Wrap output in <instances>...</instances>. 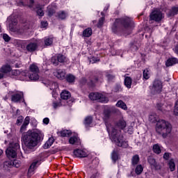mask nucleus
I'll list each match as a JSON object with an SVG mask.
<instances>
[{
    "label": "nucleus",
    "mask_w": 178,
    "mask_h": 178,
    "mask_svg": "<svg viewBox=\"0 0 178 178\" xmlns=\"http://www.w3.org/2000/svg\"><path fill=\"white\" fill-rule=\"evenodd\" d=\"M170 155V154L169 153H165L163 154V159H165L166 161H168V159H169Z\"/></svg>",
    "instance_id": "052dcab7"
},
{
    "label": "nucleus",
    "mask_w": 178,
    "mask_h": 178,
    "mask_svg": "<svg viewBox=\"0 0 178 178\" xmlns=\"http://www.w3.org/2000/svg\"><path fill=\"white\" fill-rule=\"evenodd\" d=\"M44 45L46 47H49V46L52 45V44L54 42V39H52V38L46 37L44 39Z\"/></svg>",
    "instance_id": "7c9ffc66"
},
{
    "label": "nucleus",
    "mask_w": 178,
    "mask_h": 178,
    "mask_svg": "<svg viewBox=\"0 0 178 178\" xmlns=\"http://www.w3.org/2000/svg\"><path fill=\"white\" fill-rule=\"evenodd\" d=\"M111 118V110L105 109L104 111L103 120L105 122L107 131L110 136V138L112 142L117 145V147H121L122 148H127L129 143L127 141L123 140V135L120 134V131H118L115 127H112L109 122Z\"/></svg>",
    "instance_id": "f257e3e1"
},
{
    "label": "nucleus",
    "mask_w": 178,
    "mask_h": 178,
    "mask_svg": "<svg viewBox=\"0 0 178 178\" xmlns=\"http://www.w3.org/2000/svg\"><path fill=\"white\" fill-rule=\"evenodd\" d=\"M92 35V29L91 28H87L85 30H83L82 36L85 38H89Z\"/></svg>",
    "instance_id": "a878e982"
},
{
    "label": "nucleus",
    "mask_w": 178,
    "mask_h": 178,
    "mask_svg": "<svg viewBox=\"0 0 178 178\" xmlns=\"http://www.w3.org/2000/svg\"><path fill=\"white\" fill-rule=\"evenodd\" d=\"M7 22L8 23H16V21L15 20V17L13 15H10L8 17Z\"/></svg>",
    "instance_id": "de8ad7c7"
},
{
    "label": "nucleus",
    "mask_w": 178,
    "mask_h": 178,
    "mask_svg": "<svg viewBox=\"0 0 178 178\" xmlns=\"http://www.w3.org/2000/svg\"><path fill=\"white\" fill-rule=\"evenodd\" d=\"M158 118V115H156V113H152L149 116V122H151L152 123H155L157 120Z\"/></svg>",
    "instance_id": "ea45409f"
},
{
    "label": "nucleus",
    "mask_w": 178,
    "mask_h": 178,
    "mask_svg": "<svg viewBox=\"0 0 178 178\" xmlns=\"http://www.w3.org/2000/svg\"><path fill=\"white\" fill-rule=\"evenodd\" d=\"M147 162L152 166L153 168H155L156 169H159V167H158V164H156V161L152 156H149L147 159Z\"/></svg>",
    "instance_id": "bb28decb"
},
{
    "label": "nucleus",
    "mask_w": 178,
    "mask_h": 178,
    "mask_svg": "<svg viewBox=\"0 0 178 178\" xmlns=\"http://www.w3.org/2000/svg\"><path fill=\"white\" fill-rule=\"evenodd\" d=\"M69 143L72 145H80L81 144V140H80V138L77 136H74L70 138Z\"/></svg>",
    "instance_id": "dca6fc26"
},
{
    "label": "nucleus",
    "mask_w": 178,
    "mask_h": 178,
    "mask_svg": "<svg viewBox=\"0 0 178 178\" xmlns=\"http://www.w3.org/2000/svg\"><path fill=\"white\" fill-rule=\"evenodd\" d=\"M51 63H53V65H54V66H58L59 62L58 61L56 56L51 58Z\"/></svg>",
    "instance_id": "8fccbe9b"
},
{
    "label": "nucleus",
    "mask_w": 178,
    "mask_h": 178,
    "mask_svg": "<svg viewBox=\"0 0 178 178\" xmlns=\"http://www.w3.org/2000/svg\"><path fill=\"white\" fill-rule=\"evenodd\" d=\"M29 3V8H33V5H34V0H30Z\"/></svg>",
    "instance_id": "69168bd1"
},
{
    "label": "nucleus",
    "mask_w": 178,
    "mask_h": 178,
    "mask_svg": "<svg viewBox=\"0 0 178 178\" xmlns=\"http://www.w3.org/2000/svg\"><path fill=\"white\" fill-rule=\"evenodd\" d=\"M156 131L163 138H166L168 134L172 133V124L165 120H160L156 124Z\"/></svg>",
    "instance_id": "7ed1b4c3"
},
{
    "label": "nucleus",
    "mask_w": 178,
    "mask_h": 178,
    "mask_svg": "<svg viewBox=\"0 0 178 178\" xmlns=\"http://www.w3.org/2000/svg\"><path fill=\"white\" fill-rule=\"evenodd\" d=\"M55 13V9L51 8V7H48V16H52Z\"/></svg>",
    "instance_id": "603ef678"
},
{
    "label": "nucleus",
    "mask_w": 178,
    "mask_h": 178,
    "mask_svg": "<svg viewBox=\"0 0 178 178\" xmlns=\"http://www.w3.org/2000/svg\"><path fill=\"white\" fill-rule=\"evenodd\" d=\"M92 124V116H87L83 122V124L86 129L88 127H91V124Z\"/></svg>",
    "instance_id": "4be33fe9"
},
{
    "label": "nucleus",
    "mask_w": 178,
    "mask_h": 178,
    "mask_svg": "<svg viewBox=\"0 0 178 178\" xmlns=\"http://www.w3.org/2000/svg\"><path fill=\"white\" fill-rule=\"evenodd\" d=\"M13 165L15 166V168H19L20 161L19 160H14L13 162Z\"/></svg>",
    "instance_id": "3c124183"
},
{
    "label": "nucleus",
    "mask_w": 178,
    "mask_h": 178,
    "mask_svg": "<svg viewBox=\"0 0 178 178\" xmlns=\"http://www.w3.org/2000/svg\"><path fill=\"white\" fill-rule=\"evenodd\" d=\"M8 29L10 31H12L13 33H17L18 34H22V33H24V31L27 28H20V26H18L17 24L10 23L8 24Z\"/></svg>",
    "instance_id": "9b49d317"
},
{
    "label": "nucleus",
    "mask_w": 178,
    "mask_h": 178,
    "mask_svg": "<svg viewBox=\"0 0 178 178\" xmlns=\"http://www.w3.org/2000/svg\"><path fill=\"white\" fill-rule=\"evenodd\" d=\"M58 106H60V104L58 102H54L53 103V108H54V109H56V108H58Z\"/></svg>",
    "instance_id": "13d9d810"
},
{
    "label": "nucleus",
    "mask_w": 178,
    "mask_h": 178,
    "mask_svg": "<svg viewBox=\"0 0 178 178\" xmlns=\"http://www.w3.org/2000/svg\"><path fill=\"white\" fill-rule=\"evenodd\" d=\"M43 8L42 6H38L36 7V13L38 16L42 17L44 16V10H42Z\"/></svg>",
    "instance_id": "e433bc0d"
},
{
    "label": "nucleus",
    "mask_w": 178,
    "mask_h": 178,
    "mask_svg": "<svg viewBox=\"0 0 178 178\" xmlns=\"http://www.w3.org/2000/svg\"><path fill=\"white\" fill-rule=\"evenodd\" d=\"M56 59L60 63H64V62H66V56L62 54H58L56 56Z\"/></svg>",
    "instance_id": "c9c22d12"
},
{
    "label": "nucleus",
    "mask_w": 178,
    "mask_h": 178,
    "mask_svg": "<svg viewBox=\"0 0 178 178\" xmlns=\"http://www.w3.org/2000/svg\"><path fill=\"white\" fill-rule=\"evenodd\" d=\"M116 106H118V108H121V109H124V111H127V105H126V104L122 100H119L117 102Z\"/></svg>",
    "instance_id": "c85d7f7f"
},
{
    "label": "nucleus",
    "mask_w": 178,
    "mask_h": 178,
    "mask_svg": "<svg viewBox=\"0 0 178 178\" xmlns=\"http://www.w3.org/2000/svg\"><path fill=\"white\" fill-rule=\"evenodd\" d=\"M81 84H86L87 83V79L86 78H82L80 81Z\"/></svg>",
    "instance_id": "0e129e2a"
},
{
    "label": "nucleus",
    "mask_w": 178,
    "mask_h": 178,
    "mask_svg": "<svg viewBox=\"0 0 178 178\" xmlns=\"http://www.w3.org/2000/svg\"><path fill=\"white\" fill-rule=\"evenodd\" d=\"M112 32L114 34L122 35L129 34L131 31V24L130 23H114L111 26Z\"/></svg>",
    "instance_id": "20e7f679"
},
{
    "label": "nucleus",
    "mask_w": 178,
    "mask_h": 178,
    "mask_svg": "<svg viewBox=\"0 0 178 178\" xmlns=\"http://www.w3.org/2000/svg\"><path fill=\"white\" fill-rule=\"evenodd\" d=\"M104 22H105V17H102L99 20V23H104Z\"/></svg>",
    "instance_id": "338daca9"
},
{
    "label": "nucleus",
    "mask_w": 178,
    "mask_h": 178,
    "mask_svg": "<svg viewBox=\"0 0 178 178\" xmlns=\"http://www.w3.org/2000/svg\"><path fill=\"white\" fill-rule=\"evenodd\" d=\"M29 70L31 72L29 75L31 81H37L39 80L40 75H38V73L40 72V69L38 68V66H37L35 64H32L29 66Z\"/></svg>",
    "instance_id": "0eeeda50"
},
{
    "label": "nucleus",
    "mask_w": 178,
    "mask_h": 178,
    "mask_svg": "<svg viewBox=\"0 0 178 178\" xmlns=\"http://www.w3.org/2000/svg\"><path fill=\"white\" fill-rule=\"evenodd\" d=\"M40 27L41 29H47L48 27V23H42Z\"/></svg>",
    "instance_id": "e2e57ef3"
},
{
    "label": "nucleus",
    "mask_w": 178,
    "mask_h": 178,
    "mask_svg": "<svg viewBox=\"0 0 178 178\" xmlns=\"http://www.w3.org/2000/svg\"><path fill=\"white\" fill-rule=\"evenodd\" d=\"M20 73H22V71H20L19 70H15L12 71L13 76H17L18 80H19V77L20 76Z\"/></svg>",
    "instance_id": "c03bdc74"
},
{
    "label": "nucleus",
    "mask_w": 178,
    "mask_h": 178,
    "mask_svg": "<svg viewBox=\"0 0 178 178\" xmlns=\"http://www.w3.org/2000/svg\"><path fill=\"white\" fill-rule=\"evenodd\" d=\"M127 126L126 121L124 120L121 119L116 123V127L118 129H120L121 130H123Z\"/></svg>",
    "instance_id": "cd10ccee"
},
{
    "label": "nucleus",
    "mask_w": 178,
    "mask_h": 178,
    "mask_svg": "<svg viewBox=\"0 0 178 178\" xmlns=\"http://www.w3.org/2000/svg\"><path fill=\"white\" fill-rule=\"evenodd\" d=\"M143 170H144L143 165H138L135 169V173L138 175H141V173H143Z\"/></svg>",
    "instance_id": "a19ab883"
},
{
    "label": "nucleus",
    "mask_w": 178,
    "mask_h": 178,
    "mask_svg": "<svg viewBox=\"0 0 178 178\" xmlns=\"http://www.w3.org/2000/svg\"><path fill=\"white\" fill-rule=\"evenodd\" d=\"M44 134L38 129L33 131H28L22 136V141L29 149H33L38 145L40 140H43Z\"/></svg>",
    "instance_id": "f03ea898"
},
{
    "label": "nucleus",
    "mask_w": 178,
    "mask_h": 178,
    "mask_svg": "<svg viewBox=\"0 0 178 178\" xmlns=\"http://www.w3.org/2000/svg\"><path fill=\"white\" fill-rule=\"evenodd\" d=\"M30 124V117L27 116L25 118L24 122L21 127L20 131L23 132L27 129V126Z\"/></svg>",
    "instance_id": "5701e85b"
},
{
    "label": "nucleus",
    "mask_w": 178,
    "mask_h": 178,
    "mask_svg": "<svg viewBox=\"0 0 178 178\" xmlns=\"http://www.w3.org/2000/svg\"><path fill=\"white\" fill-rule=\"evenodd\" d=\"M11 101L13 102H20L24 97L23 92H11Z\"/></svg>",
    "instance_id": "f8f14e48"
},
{
    "label": "nucleus",
    "mask_w": 178,
    "mask_h": 178,
    "mask_svg": "<svg viewBox=\"0 0 178 178\" xmlns=\"http://www.w3.org/2000/svg\"><path fill=\"white\" fill-rule=\"evenodd\" d=\"M90 178H99V173L95 172L92 174Z\"/></svg>",
    "instance_id": "4d7b16f0"
},
{
    "label": "nucleus",
    "mask_w": 178,
    "mask_h": 178,
    "mask_svg": "<svg viewBox=\"0 0 178 178\" xmlns=\"http://www.w3.org/2000/svg\"><path fill=\"white\" fill-rule=\"evenodd\" d=\"M175 54H178V44L175 47Z\"/></svg>",
    "instance_id": "774afa93"
},
{
    "label": "nucleus",
    "mask_w": 178,
    "mask_h": 178,
    "mask_svg": "<svg viewBox=\"0 0 178 178\" xmlns=\"http://www.w3.org/2000/svg\"><path fill=\"white\" fill-rule=\"evenodd\" d=\"M178 63V60L176 58H170L165 62V66L169 67L170 66H173V65H176Z\"/></svg>",
    "instance_id": "412c9836"
},
{
    "label": "nucleus",
    "mask_w": 178,
    "mask_h": 178,
    "mask_svg": "<svg viewBox=\"0 0 178 178\" xmlns=\"http://www.w3.org/2000/svg\"><path fill=\"white\" fill-rule=\"evenodd\" d=\"M106 77L109 81H111V80H113V79H115V76L112 74H107Z\"/></svg>",
    "instance_id": "6e6d98bb"
},
{
    "label": "nucleus",
    "mask_w": 178,
    "mask_h": 178,
    "mask_svg": "<svg viewBox=\"0 0 178 178\" xmlns=\"http://www.w3.org/2000/svg\"><path fill=\"white\" fill-rule=\"evenodd\" d=\"M53 74L60 80H63L66 77V72L63 70H54Z\"/></svg>",
    "instance_id": "4468645a"
},
{
    "label": "nucleus",
    "mask_w": 178,
    "mask_h": 178,
    "mask_svg": "<svg viewBox=\"0 0 178 178\" xmlns=\"http://www.w3.org/2000/svg\"><path fill=\"white\" fill-rule=\"evenodd\" d=\"M133 18L129 17H124L115 19V23H134Z\"/></svg>",
    "instance_id": "a211bd4d"
},
{
    "label": "nucleus",
    "mask_w": 178,
    "mask_h": 178,
    "mask_svg": "<svg viewBox=\"0 0 178 178\" xmlns=\"http://www.w3.org/2000/svg\"><path fill=\"white\" fill-rule=\"evenodd\" d=\"M24 119V118H23V116L22 115H19L18 118H17V124L18 126H20L22 124V122H23V120Z\"/></svg>",
    "instance_id": "49530a36"
},
{
    "label": "nucleus",
    "mask_w": 178,
    "mask_h": 178,
    "mask_svg": "<svg viewBox=\"0 0 178 178\" xmlns=\"http://www.w3.org/2000/svg\"><path fill=\"white\" fill-rule=\"evenodd\" d=\"M54 144V138H50L44 145V149H48Z\"/></svg>",
    "instance_id": "473e14b6"
},
{
    "label": "nucleus",
    "mask_w": 178,
    "mask_h": 178,
    "mask_svg": "<svg viewBox=\"0 0 178 178\" xmlns=\"http://www.w3.org/2000/svg\"><path fill=\"white\" fill-rule=\"evenodd\" d=\"M65 79L67 83H74V80H76V76L73 74H69L65 76Z\"/></svg>",
    "instance_id": "f704fd0d"
},
{
    "label": "nucleus",
    "mask_w": 178,
    "mask_h": 178,
    "mask_svg": "<svg viewBox=\"0 0 178 178\" xmlns=\"http://www.w3.org/2000/svg\"><path fill=\"white\" fill-rule=\"evenodd\" d=\"M38 40H28L26 42V51L30 53L35 52V50L38 49Z\"/></svg>",
    "instance_id": "6e6552de"
},
{
    "label": "nucleus",
    "mask_w": 178,
    "mask_h": 178,
    "mask_svg": "<svg viewBox=\"0 0 178 178\" xmlns=\"http://www.w3.org/2000/svg\"><path fill=\"white\" fill-rule=\"evenodd\" d=\"M43 123L44 124H48V123H49V118H45L43 119Z\"/></svg>",
    "instance_id": "680f3d73"
},
{
    "label": "nucleus",
    "mask_w": 178,
    "mask_h": 178,
    "mask_svg": "<svg viewBox=\"0 0 178 178\" xmlns=\"http://www.w3.org/2000/svg\"><path fill=\"white\" fill-rule=\"evenodd\" d=\"M58 19H61V20H63L65 19H66V17H67V13L65 11H60L58 13Z\"/></svg>",
    "instance_id": "4c0bfd02"
},
{
    "label": "nucleus",
    "mask_w": 178,
    "mask_h": 178,
    "mask_svg": "<svg viewBox=\"0 0 178 178\" xmlns=\"http://www.w3.org/2000/svg\"><path fill=\"white\" fill-rule=\"evenodd\" d=\"M143 79L148 80L149 79V74L148 73V70H145L143 71Z\"/></svg>",
    "instance_id": "a18cd8bd"
},
{
    "label": "nucleus",
    "mask_w": 178,
    "mask_h": 178,
    "mask_svg": "<svg viewBox=\"0 0 178 178\" xmlns=\"http://www.w3.org/2000/svg\"><path fill=\"white\" fill-rule=\"evenodd\" d=\"M70 97H72V95L70 94V92L67 90H63L60 93L61 99L67 100V99H69Z\"/></svg>",
    "instance_id": "b1692460"
},
{
    "label": "nucleus",
    "mask_w": 178,
    "mask_h": 178,
    "mask_svg": "<svg viewBox=\"0 0 178 178\" xmlns=\"http://www.w3.org/2000/svg\"><path fill=\"white\" fill-rule=\"evenodd\" d=\"M18 80H20L21 81H31V79H30V74H29V71H21Z\"/></svg>",
    "instance_id": "ddd939ff"
},
{
    "label": "nucleus",
    "mask_w": 178,
    "mask_h": 178,
    "mask_svg": "<svg viewBox=\"0 0 178 178\" xmlns=\"http://www.w3.org/2000/svg\"><path fill=\"white\" fill-rule=\"evenodd\" d=\"M61 137H70L72 131L69 130H64L60 131Z\"/></svg>",
    "instance_id": "58836bf2"
},
{
    "label": "nucleus",
    "mask_w": 178,
    "mask_h": 178,
    "mask_svg": "<svg viewBox=\"0 0 178 178\" xmlns=\"http://www.w3.org/2000/svg\"><path fill=\"white\" fill-rule=\"evenodd\" d=\"M150 20H154V22H161L162 19H163V14L161 10L155 9L153 12L149 15Z\"/></svg>",
    "instance_id": "9d476101"
},
{
    "label": "nucleus",
    "mask_w": 178,
    "mask_h": 178,
    "mask_svg": "<svg viewBox=\"0 0 178 178\" xmlns=\"http://www.w3.org/2000/svg\"><path fill=\"white\" fill-rule=\"evenodd\" d=\"M20 151V145L19 143H11L9 147L6 150V154L8 158H16L17 152Z\"/></svg>",
    "instance_id": "39448f33"
},
{
    "label": "nucleus",
    "mask_w": 178,
    "mask_h": 178,
    "mask_svg": "<svg viewBox=\"0 0 178 178\" xmlns=\"http://www.w3.org/2000/svg\"><path fill=\"white\" fill-rule=\"evenodd\" d=\"M162 81L159 79H155L152 87V94H160V92H162Z\"/></svg>",
    "instance_id": "1a4fd4ad"
},
{
    "label": "nucleus",
    "mask_w": 178,
    "mask_h": 178,
    "mask_svg": "<svg viewBox=\"0 0 178 178\" xmlns=\"http://www.w3.org/2000/svg\"><path fill=\"white\" fill-rule=\"evenodd\" d=\"M138 162H140V156L138 154H136L132 157L131 163L133 166H136V165L138 164Z\"/></svg>",
    "instance_id": "2f4dec72"
},
{
    "label": "nucleus",
    "mask_w": 178,
    "mask_h": 178,
    "mask_svg": "<svg viewBox=\"0 0 178 178\" xmlns=\"http://www.w3.org/2000/svg\"><path fill=\"white\" fill-rule=\"evenodd\" d=\"M3 40L6 41V42H9L10 41V37L6 33L3 34Z\"/></svg>",
    "instance_id": "09e8293b"
},
{
    "label": "nucleus",
    "mask_w": 178,
    "mask_h": 178,
    "mask_svg": "<svg viewBox=\"0 0 178 178\" xmlns=\"http://www.w3.org/2000/svg\"><path fill=\"white\" fill-rule=\"evenodd\" d=\"M131 51H138V47H137V45L133 44L131 46Z\"/></svg>",
    "instance_id": "5fc2aeb1"
},
{
    "label": "nucleus",
    "mask_w": 178,
    "mask_h": 178,
    "mask_svg": "<svg viewBox=\"0 0 178 178\" xmlns=\"http://www.w3.org/2000/svg\"><path fill=\"white\" fill-rule=\"evenodd\" d=\"M102 81H104L102 76H95L94 79L90 81V83H89L88 85L91 86L92 87V86H94V84H95V83H102Z\"/></svg>",
    "instance_id": "aec40b11"
},
{
    "label": "nucleus",
    "mask_w": 178,
    "mask_h": 178,
    "mask_svg": "<svg viewBox=\"0 0 178 178\" xmlns=\"http://www.w3.org/2000/svg\"><path fill=\"white\" fill-rule=\"evenodd\" d=\"M1 73H9L10 72H12V67H10V65H4L0 68Z\"/></svg>",
    "instance_id": "393cba45"
},
{
    "label": "nucleus",
    "mask_w": 178,
    "mask_h": 178,
    "mask_svg": "<svg viewBox=\"0 0 178 178\" xmlns=\"http://www.w3.org/2000/svg\"><path fill=\"white\" fill-rule=\"evenodd\" d=\"M168 166L170 168V172H175V170L176 169V164H175V160L173 159L169 161Z\"/></svg>",
    "instance_id": "c756f323"
},
{
    "label": "nucleus",
    "mask_w": 178,
    "mask_h": 178,
    "mask_svg": "<svg viewBox=\"0 0 178 178\" xmlns=\"http://www.w3.org/2000/svg\"><path fill=\"white\" fill-rule=\"evenodd\" d=\"M124 85L127 88H131V78L127 76L124 79Z\"/></svg>",
    "instance_id": "72a5a7b5"
},
{
    "label": "nucleus",
    "mask_w": 178,
    "mask_h": 178,
    "mask_svg": "<svg viewBox=\"0 0 178 178\" xmlns=\"http://www.w3.org/2000/svg\"><path fill=\"white\" fill-rule=\"evenodd\" d=\"M74 155L76 156V158H86L88 156L87 152L86 150L77 149L74 150Z\"/></svg>",
    "instance_id": "2eb2a0df"
},
{
    "label": "nucleus",
    "mask_w": 178,
    "mask_h": 178,
    "mask_svg": "<svg viewBox=\"0 0 178 178\" xmlns=\"http://www.w3.org/2000/svg\"><path fill=\"white\" fill-rule=\"evenodd\" d=\"M176 15H178V5L172 6L170 11L168 13V17L176 16Z\"/></svg>",
    "instance_id": "6ab92c4d"
},
{
    "label": "nucleus",
    "mask_w": 178,
    "mask_h": 178,
    "mask_svg": "<svg viewBox=\"0 0 178 178\" xmlns=\"http://www.w3.org/2000/svg\"><path fill=\"white\" fill-rule=\"evenodd\" d=\"M89 98L92 101H97L98 102H102L103 104H106L109 99L105 95L99 92H91L89 94Z\"/></svg>",
    "instance_id": "423d86ee"
},
{
    "label": "nucleus",
    "mask_w": 178,
    "mask_h": 178,
    "mask_svg": "<svg viewBox=\"0 0 178 178\" xmlns=\"http://www.w3.org/2000/svg\"><path fill=\"white\" fill-rule=\"evenodd\" d=\"M41 165V159H38L33 161V162L31 164L29 172H34V169Z\"/></svg>",
    "instance_id": "f3484780"
},
{
    "label": "nucleus",
    "mask_w": 178,
    "mask_h": 178,
    "mask_svg": "<svg viewBox=\"0 0 178 178\" xmlns=\"http://www.w3.org/2000/svg\"><path fill=\"white\" fill-rule=\"evenodd\" d=\"M153 152L155 154H161V147H159V145L156 144L153 146Z\"/></svg>",
    "instance_id": "37998d69"
},
{
    "label": "nucleus",
    "mask_w": 178,
    "mask_h": 178,
    "mask_svg": "<svg viewBox=\"0 0 178 178\" xmlns=\"http://www.w3.org/2000/svg\"><path fill=\"white\" fill-rule=\"evenodd\" d=\"M98 59H97V58L95 57H92L91 59H90V63H95L96 62H98Z\"/></svg>",
    "instance_id": "bf43d9fd"
},
{
    "label": "nucleus",
    "mask_w": 178,
    "mask_h": 178,
    "mask_svg": "<svg viewBox=\"0 0 178 178\" xmlns=\"http://www.w3.org/2000/svg\"><path fill=\"white\" fill-rule=\"evenodd\" d=\"M111 159L114 163L118 161V159H119V155H118V152L115 150L111 154Z\"/></svg>",
    "instance_id": "79ce46f5"
},
{
    "label": "nucleus",
    "mask_w": 178,
    "mask_h": 178,
    "mask_svg": "<svg viewBox=\"0 0 178 178\" xmlns=\"http://www.w3.org/2000/svg\"><path fill=\"white\" fill-rule=\"evenodd\" d=\"M156 108L158 111H160L161 112L163 111V104H157Z\"/></svg>",
    "instance_id": "864d4df0"
}]
</instances>
